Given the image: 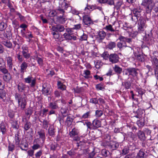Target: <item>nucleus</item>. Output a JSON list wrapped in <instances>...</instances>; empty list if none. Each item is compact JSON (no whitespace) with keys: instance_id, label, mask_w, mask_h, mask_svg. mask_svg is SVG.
Instances as JSON below:
<instances>
[{"instance_id":"nucleus-1","label":"nucleus","mask_w":158,"mask_h":158,"mask_svg":"<svg viewBox=\"0 0 158 158\" xmlns=\"http://www.w3.org/2000/svg\"><path fill=\"white\" fill-rule=\"evenodd\" d=\"M15 98L18 100V104L20 105L21 108L24 109L27 104L26 98L25 97H22L21 94L18 93L15 94Z\"/></svg>"},{"instance_id":"nucleus-2","label":"nucleus","mask_w":158,"mask_h":158,"mask_svg":"<svg viewBox=\"0 0 158 158\" xmlns=\"http://www.w3.org/2000/svg\"><path fill=\"white\" fill-rule=\"evenodd\" d=\"M138 69L133 68H129L125 69L124 71L125 75L128 76H131L133 77H137L138 74Z\"/></svg>"},{"instance_id":"nucleus-3","label":"nucleus","mask_w":158,"mask_h":158,"mask_svg":"<svg viewBox=\"0 0 158 158\" xmlns=\"http://www.w3.org/2000/svg\"><path fill=\"white\" fill-rule=\"evenodd\" d=\"M146 23V21L143 18L139 19L137 23L138 32L141 33L144 31L147 26Z\"/></svg>"},{"instance_id":"nucleus-4","label":"nucleus","mask_w":158,"mask_h":158,"mask_svg":"<svg viewBox=\"0 0 158 158\" xmlns=\"http://www.w3.org/2000/svg\"><path fill=\"white\" fill-rule=\"evenodd\" d=\"M141 5L144 6L146 10L148 11L152 9L154 4L153 0H143Z\"/></svg>"},{"instance_id":"nucleus-5","label":"nucleus","mask_w":158,"mask_h":158,"mask_svg":"<svg viewBox=\"0 0 158 158\" xmlns=\"http://www.w3.org/2000/svg\"><path fill=\"white\" fill-rule=\"evenodd\" d=\"M24 81L26 83L30 84L31 87H33L35 85L36 79L31 75H30L24 79Z\"/></svg>"},{"instance_id":"nucleus-6","label":"nucleus","mask_w":158,"mask_h":158,"mask_svg":"<svg viewBox=\"0 0 158 158\" xmlns=\"http://www.w3.org/2000/svg\"><path fill=\"white\" fill-rule=\"evenodd\" d=\"M119 58L116 53L111 54L109 56V61L112 64H115L119 61Z\"/></svg>"},{"instance_id":"nucleus-7","label":"nucleus","mask_w":158,"mask_h":158,"mask_svg":"<svg viewBox=\"0 0 158 158\" xmlns=\"http://www.w3.org/2000/svg\"><path fill=\"white\" fill-rule=\"evenodd\" d=\"M22 53L23 56L26 59H28L30 55L29 53L28 47L25 45H23L22 47Z\"/></svg>"},{"instance_id":"nucleus-8","label":"nucleus","mask_w":158,"mask_h":158,"mask_svg":"<svg viewBox=\"0 0 158 158\" xmlns=\"http://www.w3.org/2000/svg\"><path fill=\"white\" fill-rule=\"evenodd\" d=\"M0 71L4 74L7 73L8 72V70L6 68L5 63L1 58H0Z\"/></svg>"},{"instance_id":"nucleus-9","label":"nucleus","mask_w":158,"mask_h":158,"mask_svg":"<svg viewBox=\"0 0 158 158\" xmlns=\"http://www.w3.org/2000/svg\"><path fill=\"white\" fill-rule=\"evenodd\" d=\"M83 20L84 24L87 26H90L93 23L91 19L88 15H85L84 16Z\"/></svg>"},{"instance_id":"nucleus-10","label":"nucleus","mask_w":158,"mask_h":158,"mask_svg":"<svg viewBox=\"0 0 158 158\" xmlns=\"http://www.w3.org/2000/svg\"><path fill=\"white\" fill-rule=\"evenodd\" d=\"M42 87V92L43 94L46 95L50 94L51 91L49 85H47L46 84H44L43 85Z\"/></svg>"},{"instance_id":"nucleus-11","label":"nucleus","mask_w":158,"mask_h":158,"mask_svg":"<svg viewBox=\"0 0 158 158\" xmlns=\"http://www.w3.org/2000/svg\"><path fill=\"white\" fill-rule=\"evenodd\" d=\"M6 60L7 61V65L10 69H12L13 65V58L10 56L6 57Z\"/></svg>"},{"instance_id":"nucleus-12","label":"nucleus","mask_w":158,"mask_h":158,"mask_svg":"<svg viewBox=\"0 0 158 158\" xmlns=\"http://www.w3.org/2000/svg\"><path fill=\"white\" fill-rule=\"evenodd\" d=\"M95 5H89L87 4L86 7L85 8L84 13L85 14L90 13L91 11L95 10Z\"/></svg>"},{"instance_id":"nucleus-13","label":"nucleus","mask_w":158,"mask_h":158,"mask_svg":"<svg viewBox=\"0 0 158 158\" xmlns=\"http://www.w3.org/2000/svg\"><path fill=\"white\" fill-rule=\"evenodd\" d=\"M27 66V64L25 61L23 62L20 66V73L23 74Z\"/></svg>"},{"instance_id":"nucleus-14","label":"nucleus","mask_w":158,"mask_h":158,"mask_svg":"<svg viewBox=\"0 0 158 158\" xmlns=\"http://www.w3.org/2000/svg\"><path fill=\"white\" fill-rule=\"evenodd\" d=\"M6 127V124L3 122L0 124V131L3 135L5 134L7 132Z\"/></svg>"},{"instance_id":"nucleus-15","label":"nucleus","mask_w":158,"mask_h":158,"mask_svg":"<svg viewBox=\"0 0 158 158\" xmlns=\"http://www.w3.org/2000/svg\"><path fill=\"white\" fill-rule=\"evenodd\" d=\"M137 135L138 138L141 141H144L146 139V137L144 132L140 130H139L137 132Z\"/></svg>"},{"instance_id":"nucleus-16","label":"nucleus","mask_w":158,"mask_h":158,"mask_svg":"<svg viewBox=\"0 0 158 158\" xmlns=\"http://www.w3.org/2000/svg\"><path fill=\"white\" fill-rule=\"evenodd\" d=\"M92 125L94 129L101 126V122L99 120L95 119L93 121Z\"/></svg>"},{"instance_id":"nucleus-17","label":"nucleus","mask_w":158,"mask_h":158,"mask_svg":"<svg viewBox=\"0 0 158 158\" xmlns=\"http://www.w3.org/2000/svg\"><path fill=\"white\" fill-rule=\"evenodd\" d=\"M58 101H56L53 102H51L49 105V107L52 110H55L58 109L59 106L57 104Z\"/></svg>"},{"instance_id":"nucleus-18","label":"nucleus","mask_w":158,"mask_h":158,"mask_svg":"<svg viewBox=\"0 0 158 158\" xmlns=\"http://www.w3.org/2000/svg\"><path fill=\"white\" fill-rule=\"evenodd\" d=\"M17 86L19 91L20 92H24L26 88L25 85L22 82L19 83Z\"/></svg>"},{"instance_id":"nucleus-19","label":"nucleus","mask_w":158,"mask_h":158,"mask_svg":"<svg viewBox=\"0 0 158 158\" xmlns=\"http://www.w3.org/2000/svg\"><path fill=\"white\" fill-rule=\"evenodd\" d=\"M110 146L112 150H115L118 147L119 144L115 141H112L110 142Z\"/></svg>"},{"instance_id":"nucleus-20","label":"nucleus","mask_w":158,"mask_h":158,"mask_svg":"<svg viewBox=\"0 0 158 158\" xmlns=\"http://www.w3.org/2000/svg\"><path fill=\"white\" fill-rule=\"evenodd\" d=\"M152 61V64L155 66L156 69H158V59L156 56L151 57Z\"/></svg>"},{"instance_id":"nucleus-21","label":"nucleus","mask_w":158,"mask_h":158,"mask_svg":"<svg viewBox=\"0 0 158 158\" xmlns=\"http://www.w3.org/2000/svg\"><path fill=\"white\" fill-rule=\"evenodd\" d=\"M57 19V21L61 24L64 23L67 19L64 15L58 17Z\"/></svg>"},{"instance_id":"nucleus-22","label":"nucleus","mask_w":158,"mask_h":158,"mask_svg":"<svg viewBox=\"0 0 158 158\" xmlns=\"http://www.w3.org/2000/svg\"><path fill=\"white\" fill-rule=\"evenodd\" d=\"M40 138L41 139L42 141H44L45 139V133L44 131L42 130H40L37 132Z\"/></svg>"},{"instance_id":"nucleus-23","label":"nucleus","mask_w":158,"mask_h":158,"mask_svg":"<svg viewBox=\"0 0 158 158\" xmlns=\"http://www.w3.org/2000/svg\"><path fill=\"white\" fill-rule=\"evenodd\" d=\"M145 153L143 149H140L137 153L135 158H143L144 157Z\"/></svg>"},{"instance_id":"nucleus-24","label":"nucleus","mask_w":158,"mask_h":158,"mask_svg":"<svg viewBox=\"0 0 158 158\" xmlns=\"http://www.w3.org/2000/svg\"><path fill=\"white\" fill-rule=\"evenodd\" d=\"M113 69L114 71L118 74H120L122 72V69L117 65H115Z\"/></svg>"},{"instance_id":"nucleus-25","label":"nucleus","mask_w":158,"mask_h":158,"mask_svg":"<svg viewBox=\"0 0 158 158\" xmlns=\"http://www.w3.org/2000/svg\"><path fill=\"white\" fill-rule=\"evenodd\" d=\"M145 120L144 118H141L137 121L136 123L138 127L140 128L142 127L144 125Z\"/></svg>"},{"instance_id":"nucleus-26","label":"nucleus","mask_w":158,"mask_h":158,"mask_svg":"<svg viewBox=\"0 0 158 158\" xmlns=\"http://www.w3.org/2000/svg\"><path fill=\"white\" fill-rule=\"evenodd\" d=\"M2 44L8 48H11L12 47V44L9 40L3 41Z\"/></svg>"},{"instance_id":"nucleus-27","label":"nucleus","mask_w":158,"mask_h":158,"mask_svg":"<svg viewBox=\"0 0 158 158\" xmlns=\"http://www.w3.org/2000/svg\"><path fill=\"white\" fill-rule=\"evenodd\" d=\"M58 88L61 90H64L66 89V86L63 83L60 81H58L57 84Z\"/></svg>"},{"instance_id":"nucleus-28","label":"nucleus","mask_w":158,"mask_h":158,"mask_svg":"<svg viewBox=\"0 0 158 158\" xmlns=\"http://www.w3.org/2000/svg\"><path fill=\"white\" fill-rule=\"evenodd\" d=\"M79 132L77 130L73 128L72 131L69 133V135L70 137L78 135Z\"/></svg>"},{"instance_id":"nucleus-29","label":"nucleus","mask_w":158,"mask_h":158,"mask_svg":"<svg viewBox=\"0 0 158 158\" xmlns=\"http://www.w3.org/2000/svg\"><path fill=\"white\" fill-rule=\"evenodd\" d=\"M73 121V119L70 116H68L67 118L66 123L68 127L71 126Z\"/></svg>"},{"instance_id":"nucleus-30","label":"nucleus","mask_w":158,"mask_h":158,"mask_svg":"<svg viewBox=\"0 0 158 158\" xmlns=\"http://www.w3.org/2000/svg\"><path fill=\"white\" fill-rule=\"evenodd\" d=\"M106 35V33L104 31H101L99 32L98 34V38L100 40H103Z\"/></svg>"},{"instance_id":"nucleus-31","label":"nucleus","mask_w":158,"mask_h":158,"mask_svg":"<svg viewBox=\"0 0 158 158\" xmlns=\"http://www.w3.org/2000/svg\"><path fill=\"white\" fill-rule=\"evenodd\" d=\"M6 73V75L3 76V79L6 81H9L11 78V76L9 73Z\"/></svg>"},{"instance_id":"nucleus-32","label":"nucleus","mask_w":158,"mask_h":158,"mask_svg":"<svg viewBox=\"0 0 158 158\" xmlns=\"http://www.w3.org/2000/svg\"><path fill=\"white\" fill-rule=\"evenodd\" d=\"M55 12L56 14L59 15V14H62V15H64L65 11L64 9L59 7L56 9L55 10Z\"/></svg>"},{"instance_id":"nucleus-33","label":"nucleus","mask_w":158,"mask_h":158,"mask_svg":"<svg viewBox=\"0 0 158 158\" xmlns=\"http://www.w3.org/2000/svg\"><path fill=\"white\" fill-rule=\"evenodd\" d=\"M90 72L88 70H84L83 73V76L85 78H88L90 77Z\"/></svg>"},{"instance_id":"nucleus-34","label":"nucleus","mask_w":158,"mask_h":158,"mask_svg":"<svg viewBox=\"0 0 158 158\" xmlns=\"http://www.w3.org/2000/svg\"><path fill=\"white\" fill-rule=\"evenodd\" d=\"M116 46V44L115 42H110L107 45V47L110 49H113Z\"/></svg>"},{"instance_id":"nucleus-35","label":"nucleus","mask_w":158,"mask_h":158,"mask_svg":"<svg viewBox=\"0 0 158 158\" xmlns=\"http://www.w3.org/2000/svg\"><path fill=\"white\" fill-rule=\"evenodd\" d=\"M55 133L54 129L53 127H52V126L50 127L48 129L49 135L51 136H53L55 135Z\"/></svg>"},{"instance_id":"nucleus-36","label":"nucleus","mask_w":158,"mask_h":158,"mask_svg":"<svg viewBox=\"0 0 158 158\" xmlns=\"http://www.w3.org/2000/svg\"><path fill=\"white\" fill-rule=\"evenodd\" d=\"M6 92L5 90L2 89H0V98L3 99L6 97Z\"/></svg>"},{"instance_id":"nucleus-37","label":"nucleus","mask_w":158,"mask_h":158,"mask_svg":"<svg viewBox=\"0 0 158 158\" xmlns=\"http://www.w3.org/2000/svg\"><path fill=\"white\" fill-rule=\"evenodd\" d=\"M31 124L30 122H27L24 124V129L25 131L28 130L31 127Z\"/></svg>"},{"instance_id":"nucleus-38","label":"nucleus","mask_w":158,"mask_h":158,"mask_svg":"<svg viewBox=\"0 0 158 158\" xmlns=\"http://www.w3.org/2000/svg\"><path fill=\"white\" fill-rule=\"evenodd\" d=\"M63 36L66 40H71L72 39V36L69 34L64 33L63 34Z\"/></svg>"},{"instance_id":"nucleus-39","label":"nucleus","mask_w":158,"mask_h":158,"mask_svg":"<svg viewBox=\"0 0 158 158\" xmlns=\"http://www.w3.org/2000/svg\"><path fill=\"white\" fill-rule=\"evenodd\" d=\"M35 59L38 62V63L39 64V65L40 66H42L43 64V59L38 56H37L35 57Z\"/></svg>"},{"instance_id":"nucleus-40","label":"nucleus","mask_w":158,"mask_h":158,"mask_svg":"<svg viewBox=\"0 0 158 158\" xmlns=\"http://www.w3.org/2000/svg\"><path fill=\"white\" fill-rule=\"evenodd\" d=\"M49 122L47 120H44L43 122V127L44 128L47 129L48 127Z\"/></svg>"},{"instance_id":"nucleus-41","label":"nucleus","mask_w":158,"mask_h":158,"mask_svg":"<svg viewBox=\"0 0 158 158\" xmlns=\"http://www.w3.org/2000/svg\"><path fill=\"white\" fill-rule=\"evenodd\" d=\"M68 110V109L66 108V107L64 106H63L61 109V112L63 116L64 114H65L67 113Z\"/></svg>"},{"instance_id":"nucleus-42","label":"nucleus","mask_w":158,"mask_h":158,"mask_svg":"<svg viewBox=\"0 0 158 158\" xmlns=\"http://www.w3.org/2000/svg\"><path fill=\"white\" fill-rule=\"evenodd\" d=\"M85 124L87 127L88 129H94L92 123L90 122L86 121L85 122Z\"/></svg>"},{"instance_id":"nucleus-43","label":"nucleus","mask_w":158,"mask_h":158,"mask_svg":"<svg viewBox=\"0 0 158 158\" xmlns=\"http://www.w3.org/2000/svg\"><path fill=\"white\" fill-rule=\"evenodd\" d=\"M103 112L101 110H97L95 112V116L97 117H100L103 114Z\"/></svg>"},{"instance_id":"nucleus-44","label":"nucleus","mask_w":158,"mask_h":158,"mask_svg":"<svg viewBox=\"0 0 158 158\" xmlns=\"http://www.w3.org/2000/svg\"><path fill=\"white\" fill-rule=\"evenodd\" d=\"M52 34L55 39H58L60 36V34L59 32H52Z\"/></svg>"},{"instance_id":"nucleus-45","label":"nucleus","mask_w":158,"mask_h":158,"mask_svg":"<svg viewBox=\"0 0 158 158\" xmlns=\"http://www.w3.org/2000/svg\"><path fill=\"white\" fill-rule=\"evenodd\" d=\"M129 148L127 147H125L122 150V154L123 155H125L129 152Z\"/></svg>"},{"instance_id":"nucleus-46","label":"nucleus","mask_w":158,"mask_h":158,"mask_svg":"<svg viewBox=\"0 0 158 158\" xmlns=\"http://www.w3.org/2000/svg\"><path fill=\"white\" fill-rule=\"evenodd\" d=\"M105 28L106 30L111 32H114L115 31L111 25L106 26Z\"/></svg>"},{"instance_id":"nucleus-47","label":"nucleus","mask_w":158,"mask_h":158,"mask_svg":"<svg viewBox=\"0 0 158 158\" xmlns=\"http://www.w3.org/2000/svg\"><path fill=\"white\" fill-rule=\"evenodd\" d=\"M124 85L126 89H128L131 86V83L129 81H126L124 83Z\"/></svg>"},{"instance_id":"nucleus-48","label":"nucleus","mask_w":158,"mask_h":158,"mask_svg":"<svg viewBox=\"0 0 158 158\" xmlns=\"http://www.w3.org/2000/svg\"><path fill=\"white\" fill-rule=\"evenodd\" d=\"M90 113L89 112H87L86 113L84 114L80 118L81 119H86L89 116Z\"/></svg>"},{"instance_id":"nucleus-49","label":"nucleus","mask_w":158,"mask_h":158,"mask_svg":"<svg viewBox=\"0 0 158 158\" xmlns=\"http://www.w3.org/2000/svg\"><path fill=\"white\" fill-rule=\"evenodd\" d=\"M12 126L13 128L15 129H18L19 127V126L17 122L16 121H12L11 122Z\"/></svg>"},{"instance_id":"nucleus-50","label":"nucleus","mask_w":158,"mask_h":158,"mask_svg":"<svg viewBox=\"0 0 158 158\" xmlns=\"http://www.w3.org/2000/svg\"><path fill=\"white\" fill-rule=\"evenodd\" d=\"M137 60L140 61H143L144 60V58L143 56L142 55H137Z\"/></svg>"},{"instance_id":"nucleus-51","label":"nucleus","mask_w":158,"mask_h":158,"mask_svg":"<svg viewBox=\"0 0 158 158\" xmlns=\"http://www.w3.org/2000/svg\"><path fill=\"white\" fill-rule=\"evenodd\" d=\"M81 24H78L75 25L73 26V27L72 28L73 30H78L80 29L81 28Z\"/></svg>"},{"instance_id":"nucleus-52","label":"nucleus","mask_w":158,"mask_h":158,"mask_svg":"<svg viewBox=\"0 0 158 158\" xmlns=\"http://www.w3.org/2000/svg\"><path fill=\"white\" fill-rule=\"evenodd\" d=\"M59 32H63L64 31L65 28L64 26L62 25H57Z\"/></svg>"},{"instance_id":"nucleus-53","label":"nucleus","mask_w":158,"mask_h":158,"mask_svg":"<svg viewBox=\"0 0 158 158\" xmlns=\"http://www.w3.org/2000/svg\"><path fill=\"white\" fill-rule=\"evenodd\" d=\"M58 144L56 143L52 144L50 145V148L51 150H55L57 147Z\"/></svg>"},{"instance_id":"nucleus-54","label":"nucleus","mask_w":158,"mask_h":158,"mask_svg":"<svg viewBox=\"0 0 158 158\" xmlns=\"http://www.w3.org/2000/svg\"><path fill=\"white\" fill-rule=\"evenodd\" d=\"M96 88L98 90H103L104 89V87L101 84H98L96 85Z\"/></svg>"},{"instance_id":"nucleus-55","label":"nucleus","mask_w":158,"mask_h":158,"mask_svg":"<svg viewBox=\"0 0 158 158\" xmlns=\"http://www.w3.org/2000/svg\"><path fill=\"white\" fill-rule=\"evenodd\" d=\"M90 102L92 103L96 104L98 102V100L96 98H92L90 99Z\"/></svg>"},{"instance_id":"nucleus-56","label":"nucleus","mask_w":158,"mask_h":158,"mask_svg":"<svg viewBox=\"0 0 158 158\" xmlns=\"http://www.w3.org/2000/svg\"><path fill=\"white\" fill-rule=\"evenodd\" d=\"M6 26L3 22L1 23H0V31H2L6 28Z\"/></svg>"},{"instance_id":"nucleus-57","label":"nucleus","mask_w":158,"mask_h":158,"mask_svg":"<svg viewBox=\"0 0 158 158\" xmlns=\"http://www.w3.org/2000/svg\"><path fill=\"white\" fill-rule=\"evenodd\" d=\"M34 150L32 149L29 150L27 152L28 155L30 157H32L34 155Z\"/></svg>"},{"instance_id":"nucleus-58","label":"nucleus","mask_w":158,"mask_h":158,"mask_svg":"<svg viewBox=\"0 0 158 158\" xmlns=\"http://www.w3.org/2000/svg\"><path fill=\"white\" fill-rule=\"evenodd\" d=\"M27 33V34H26V37H25L26 39L32 38L33 37V35L31 32H28Z\"/></svg>"},{"instance_id":"nucleus-59","label":"nucleus","mask_w":158,"mask_h":158,"mask_svg":"<svg viewBox=\"0 0 158 158\" xmlns=\"http://www.w3.org/2000/svg\"><path fill=\"white\" fill-rule=\"evenodd\" d=\"M25 113L27 115L30 116L32 113V111L31 109L28 108L26 110Z\"/></svg>"},{"instance_id":"nucleus-60","label":"nucleus","mask_w":158,"mask_h":158,"mask_svg":"<svg viewBox=\"0 0 158 158\" xmlns=\"http://www.w3.org/2000/svg\"><path fill=\"white\" fill-rule=\"evenodd\" d=\"M61 93L60 92H59L58 90L55 91L54 92L55 97L56 98H59L60 97V96Z\"/></svg>"},{"instance_id":"nucleus-61","label":"nucleus","mask_w":158,"mask_h":158,"mask_svg":"<svg viewBox=\"0 0 158 158\" xmlns=\"http://www.w3.org/2000/svg\"><path fill=\"white\" fill-rule=\"evenodd\" d=\"M87 35L83 33L82 35L81 36V40H86L87 39Z\"/></svg>"},{"instance_id":"nucleus-62","label":"nucleus","mask_w":158,"mask_h":158,"mask_svg":"<svg viewBox=\"0 0 158 158\" xmlns=\"http://www.w3.org/2000/svg\"><path fill=\"white\" fill-rule=\"evenodd\" d=\"M15 143L17 145H18L19 144L20 142V139H19V137H18V135H15Z\"/></svg>"},{"instance_id":"nucleus-63","label":"nucleus","mask_w":158,"mask_h":158,"mask_svg":"<svg viewBox=\"0 0 158 158\" xmlns=\"http://www.w3.org/2000/svg\"><path fill=\"white\" fill-rule=\"evenodd\" d=\"M108 151L105 149H103L102 151V153L103 156L106 157L107 156Z\"/></svg>"},{"instance_id":"nucleus-64","label":"nucleus","mask_w":158,"mask_h":158,"mask_svg":"<svg viewBox=\"0 0 158 158\" xmlns=\"http://www.w3.org/2000/svg\"><path fill=\"white\" fill-rule=\"evenodd\" d=\"M143 131L147 135H150L151 133V131L147 128H144L143 130Z\"/></svg>"}]
</instances>
